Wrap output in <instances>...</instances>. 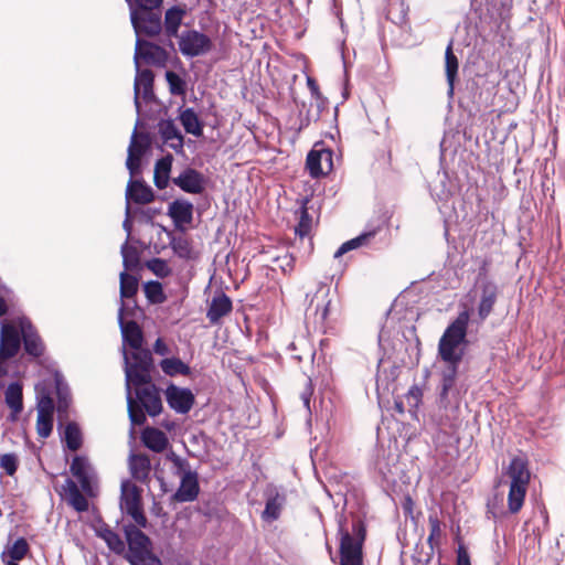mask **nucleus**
<instances>
[{
	"label": "nucleus",
	"mask_w": 565,
	"mask_h": 565,
	"mask_svg": "<svg viewBox=\"0 0 565 565\" xmlns=\"http://www.w3.org/2000/svg\"><path fill=\"white\" fill-rule=\"evenodd\" d=\"M174 185L189 194H202L207 179L199 170L186 167L178 177L172 179Z\"/></svg>",
	"instance_id": "ddd939ff"
},
{
	"label": "nucleus",
	"mask_w": 565,
	"mask_h": 565,
	"mask_svg": "<svg viewBox=\"0 0 565 565\" xmlns=\"http://www.w3.org/2000/svg\"><path fill=\"white\" fill-rule=\"evenodd\" d=\"M127 392L128 416L132 425L141 426L146 422L145 409L140 407L132 398L131 388Z\"/></svg>",
	"instance_id": "8fccbe9b"
},
{
	"label": "nucleus",
	"mask_w": 565,
	"mask_h": 565,
	"mask_svg": "<svg viewBox=\"0 0 565 565\" xmlns=\"http://www.w3.org/2000/svg\"><path fill=\"white\" fill-rule=\"evenodd\" d=\"M140 61L152 65H163L167 61V52L163 47L141 38H136L134 63L140 68Z\"/></svg>",
	"instance_id": "1a4fd4ad"
},
{
	"label": "nucleus",
	"mask_w": 565,
	"mask_h": 565,
	"mask_svg": "<svg viewBox=\"0 0 565 565\" xmlns=\"http://www.w3.org/2000/svg\"><path fill=\"white\" fill-rule=\"evenodd\" d=\"M459 61L452 51V41L446 47L445 52V73L448 84L447 95L449 98L454 96L455 82L458 77Z\"/></svg>",
	"instance_id": "cd10ccee"
},
{
	"label": "nucleus",
	"mask_w": 565,
	"mask_h": 565,
	"mask_svg": "<svg viewBox=\"0 0 565 565\" xmlns=\"http://www.w3.org/2000/svg\"><path fill=\"white\" fill-rule=\"evenodd\" d=\"M129 516L132 518V520L136 522V524L139 527H147L148 521L142 510V504L138 505L136 508H131L129 510L124 511Z\"/></svg>",
	"instance_id": "0e129e2a"
},
{
	"label": "nucleus",
	"mask_w": 565,
	"mask_h": 565,
	"mask_svg": "<svg viewBox=\"0 0 565 565\" xmlns=\"http://www.w3.org/2000/svg\"><path fill=\"white\" fill-rule=\"evenodd\" d=\"M120 280V298L121 299H130L138 291V279L134 275L128 274L126 270L121 271L119 275ZM124 300H120V302Z\"/></svg>",
	"instance_id": "c03bdc74"
},
{
	"label": "nucleus",
	"mask_w": 565,
	"mask_h": 565,
	"mask_svg": "<svg viewBox=\"0 0 565 565\" xmlns=\"http://www.w3.org/2000/svg\"><path fill=\"white\" fill-rule=\"evenodd\" d=\"M136 398L139 406L150 416L154 417L162 411V402L157 386L150 382L141 386H135Z\"/></svg>",
	"instance_id": "dca6fc26"
},
{
	"label": "nucleus",
	"mask_w": 565,
	"mask_h": 565,
	"mask_svg": "<svg viewBox=\"0 0 565 565\" xmlns=\"http://www.w3.org/2000/svg\"><path fill=\"white\" fill-rule=\"evenodd\" d=\"M184 14L185 10L179 6H173L166 11L164 31L169 38L178 36V31Z\"/></svg>",
	"instance_id": "c9c22d12"
},
{
	"label": "nucleus",
	"mask_w": 565,
	"mask_h": 565,
	"mask_svg": "<svg viewBox=\"0 0 565 565\" xmlns=\"http://www.w3.org/2000/svg\"><path fill=\"white\" fill-rule=\"evenodd\" d=\"M53 377L57 397V413L60 416L67 415V411L72 402L71 390L60 371H55Z\"/></svg>",
	"instance_id": "393cba45"
},
{
	"label": "nucleus",
	"mask_w": 565,
	"mask_h": 565,
	"mask_svg": "<svg viewBox=\"0 0 565 565\" xmlns=\"http://www.w3.org/2000/svg\"><path fill=\"white\" fill-rule=\"evenodd\" d=\"M527 486L510 483L508 507L510 513H518L524 503Z\"/></svg>",
	"instance_id": "a19ab883"
},
{
	"label": "nucleus",
	"mask_w": 565,
	"mask_h": 565,
	"mask_svg": "<svg viewBox=\"0 0 565 565\" xmlns=\"http://www.w3.org/2000/svg\"><path fill=\"white\" fill-rule=\"evenodd\" d=\"M507 515L503 507V494L495 493L492 499L487 502V516L498 521Z\"/></svg>",
	"instance_id": "603ef678"
},
{
	"label": "nucleus",
	"mask_w": 565,
	"mask_h": 565,
	"mask_svg": "<svg viewBox=\"0 0 565 565\" xmlns=\"http://www.w3.org/2000/svg\"><path fill=\"white\" fill-rule=\"evenodd\" d=\"M153 200L154 192L143 180L130 178L126 189V203L148 204Z\"/></svg>",
	"instance_id": "aec40b11"
},
{
	"label": "nucleus",
	"mask_w": 565,
	"mask_h": 565,
	"mask_svg": "<svg viewBox=\"0 0 565 565\" xmlns=\"http://www.w3.org/2000/svg\"><path fill=\"white\" fill-rule=\"evenodd\" d=\"M163 0H130L128 3L129 11L132 10H149V9H160Z\"/></svg>",
	"instance_id": "680f3d73"
},
{
	"label": "nucleus",
	"mask_w": 565,
	"mask_h": 565,
	"mask_svg": "<svg viewBox=\"0 0 565 565\" xmlns=\"http://www.w3.org/2000/svg\"><path fill=\"white\" fill-rule=\"evenodd\" d=\"M141 439L143 445L154 452H162L168 446L166 434L158 428H146L142 431Z\"/></svg>",
	"instance_id": "473e14b6"
},
{
	"label": "nucleus",
	"mask_w": 565,
	"mask_h": 565,
	"mask_svg": "<svg viewBox=\"0 0 565 565\" xmlns=\"http://www.w3.org/2000/svg\"><path fill=\"white\" fill-rule=\"evenodd\" d=\"M29 551L30 546L28 541L24 537H19L11 546H8L1 553V559L6 561V558H12V561H21Z\"/></svg>",
	"instance_id": "79ce46f5"
},
{
	"label": "nucleus",
	"mask_w": 565,
	"mask_h": 565,
	"mask_svg": "<svg viewBox=\"0 0 565 565\" xmlns=\"http://www.w3.org/2000/svg\"><path fill=\"white\" fill-rule=\"evenodd\" d=\"M376 233H377V230H371V231L360 234L359 236H356L352 239L344 242L334 253V258H339L350 250H353L358 247L367 245L370 243V241L376 235Z\"/></svg>",
	"instance_id": "58836bf2"
},
{
	"label": "nucleus",
	"mask_w": 565,
	"mask_h": 565,
	"mask_svg": "<svg viewBox=\"0 0 565 565\" xmlns=\"http://www.w3.org/2000/svg\"><path fill=\"white\" fill-rule=\"evenodd\" d=\"M160 367L162 372L169 376L191 374V369L188 364L181 361L179 358H167L161 360Z\"/></svg>",
	"instance_id": "ea45409f"
},
{
	"label": "nucleus",
	"mask_w": 565,
	"mask_h": 565,
	"mask_svg": "<svg viewBox=\"0 0 565 565\" xmlns=\"http://www.w3.org/2000/svg\"><path fill=\"white\" fill-rule=\"evenodd\" d=\"M130 21L137 38H154L162 31L160 9L132 10Z\"/></svg>",
	"instance_id": "423d86ee"
},
{
	"label": "nucleus",
	"mask_w": 565,
	"mask_h": 565,
	"mask_svg": "<svg viewBox=\"0 0 565 565\" xmlns=\"http://www.w3.org/2000/svg\"><path fill=\"white\" fill-rule=\"evenodd\" d=\"M159 134L164 142L177 153L183 152L184 139L172 119H162L158 124Z\"/></svg>",
	"instance_id": "4be33fe9"
},
{
	"label": "nucleus",
	"mask_w": 565,
	"mask_h": 565,
	"mask_svg": "<svg viewBox=\"0 0 565 565\" xmlns=\"http://www.w3.org/2000/svg\"><path fill=\"white\" fill-rule=\"evenodd\" d=\"M21 344L19 323L3 322L0 331V380L9 375L8 361L19 353Z\"/></svg>",
	"instance_id": "39448f33"
},
{
	"label": "nucleus",
	"mask_w": 565,
	"mask_h": 565,
	"mask_svg": "<svg viewBox=\"0 0 565 565\" xmlns=\"http://www.w3.org/2000/svg\"><path fill=\"white\" fill-rule=\"evenodd\" d=\"M122 228L127 233V238L125 242H129L130 237H131V232H132L131 210H130L129 203H126L125 220L122 222Z\"/></svg>",
	"instance_id": "69168bd1"
},
{
	"label": "nucleus",
	"mask_w": 565,
	"mask_h": 565,
	"mask_svg": "<svg viewBox=\"0 0 565 565\" xmlns=\"http://www.w3.org/2000/svg\"><path fill=\"white\" fill-rule=\"evenodd\" d=\"M170 246L173 253L182 259L193 258V248L190 241L184 236H172Z\"/></svg>",
	"instance_id": "a18cd8bd"
},
{
	"label": "nucleus",
	"mask_w": 565,
	"mask_h": 565,
	"mask_svg": "<svg viewBox=\"0 0 565 565\" xmlns=\"http://www.w3.org/2000/svg\"><path fill=\"white\" fill-rule=\"evenodd\" d=\"M422 398H423L422 388L416 384L412 385L409 387V390L407 391V393L405 394V399H406V403L408 406V411L415 412L418 408V406L420 405Z\"/></svg>",
	"instance_id": "4d7b16f0"
},
{
	"label": "nucleus",
	"mask_w": 565,
	"mask_h": 565,
	"mask_svg": "<svg viewBox=\"0 0 565 565\" xmlns=\"http://www.w3.org/2000/svg\"><path fill=\"white\" fill-rule=\"evenodd\" d=\"M153 72L149 68H136V77L134 83V104L136 111L140 115L141 103H140V90L142 89V99L146 103H150L154 99L153 93Z\"/></svg>",
	"instance_id": "f8f14e48"
},
{
	"label": "nucleus",
	"mask_w": 565,
	"mask_h": 565,
	"mask_svg": "<svg viewBox=\"0 0 565 565\" xmlns=\"http://www.w3.org/2000/svg\"><path fill=\"white\" fill-rule=\"evenodd\" d=\"M122 256V265L125 270H132L139 266L140 256L139 252L135 246L129 245V242H125L120 247Z\"/></svg>",
	"instance_id": "49530a36"
},
{
	"label": "nucleus",
	"mask_w": 565,
	"mask_h": 565,
	"mask_svg": "<svg viewBox=\"0 0 565 565\" xmlns=\"http://www.w3.org/2000/svg\"><path fill=\"white\" fill-rule=\"evenodd\" d=\"M63 490L67 494L68 504L77 512H85L88 510V500L81 492L76 482L67 478L63 484Z\"/></svg>",
	"instance_id": "c85d7f7f"
},
{
	"label": "nucleus",
	"mask_w": 565,
	"mask_h": 565,
	"mask_svg": "<svg viewBox=\"0 0 565 565\" xmlns=\"http://www.w3.org/2000/svg\"><path fill=\"white\" fill-rule=\"evenodd\" d=\"M36 399L38 414L53 416L55 406L50 391L45 388L38 391Z\"/></svg>",
	"instance_id": "864d4df0"
},
{
	"label": "nucleus",
	"mask_w": 565,
	"mask_h": 565,
	"mask_svg": "<svg viewBox=\"0 0 565 565\" xmlns=\"http://www.w3.org/2000/svg\"><path fill=\"white\" fill-rule=\"evenodd\" d=\"M179 50L189 58L205 55L212 50V41L198 30L183 31L179 36Z\"/></svg>",
	"instance_id": "0eeeda50"
},
{
	"label": "nucleus",
	"mask_w": 565,
	"mask_h": 565,
	"mask_svg": "<svg viewBox=\"0 0 565 565\" xmlns=\"http://www.w3.org/2000/svg\"><path fill=\"white\" fill-rule=\"evenodd\" d=\"M232 301L225 294L213 297L209 309L206 311V318L212 324L217 323L221 318L228 315L232 311Z\"/></svg>",
	"instance_id": "a878e982"
},
{
	"label": "nucleus",
	"mask_w": 565,
	"mask_h": 565,
	"mask_svg": "<svg viewBox=\"0 0 565 565\" xmlns=\"http://www.w3.org/2000/svg\"><path fill=\"white\" fill-rule=\"evenodd\" d=\"M429 535L427 539L431 548L439 545L443 536L441 522L436 513H430L428 516Z\"/></svg>",
	"instance_id": "5fc2aeb1"
},
{
	"label": "nucleus",
	"mask_w": 565,
	"mask_h": 565,
	"mask_svg": "<svg viewBox=\"0 0 565 565\" xmlns=\"http://www.w3.org/2000/svg\"><path fill=\"white\" fill-rule=\"evenodd\" d=\"M172 161V154L168 153L156 162L153 181L159 190L168 186Z\"/></svg>",
	"instance_id": "f704fd0d"
},
{
	"label": "nucleus",
	"mask_w": 565,
	"mask_h": 565,
	"mask_svg": "<svg viewBox=\"0 0 565 565\" xmlns=\"http://www.w3.org/2000/svg\"><path fill=\"white\" fill-rule=\"evenodd\" d=\"M64 440H65L66 447L71 451H76L82 447V444H83L82 431L75 422H70L65 426Z\"/></svg>",
	"instance_id": "37998d69"
},
{
	"label": "nucleus",
	"mask_w": 565,
	"mask_h": 565,
	"mask_svg": "<svg viewBox=\"0 0 565 565\" xmlns=\"http://www.w3.org/2000/svg\"><path fill=\"white\" fill-rule=\"evenodd\" d=\"M132 151H134V146L128 147V156H127V160H126V167H127L131 178L139 172L140 164H141V158H142V157L135 154Z\"/></svg>",
	"instance_id": "e2e57ef3"
},
{
	"label": "nucleus",
	"mask_w": 565,
	"mask_h": 565,
	"mask_svg": "<svg viewBox=\"0 0 565 565\" xmlns=\"http://www.w3.org/2000/svg\"><path fill=\"white\" fill-rule=\"evenodd\" d=\"M469 319V311L463 310L444 331L438 342V355L444 362L461 363L463 350L460 345L466 343Z\"/></svg>",
	"instance_id": "f03ea898"
},
{
	"label": "nucleus",
	"mask_w": 565,
	"mask_h": 565,
	"mask_svg": "<svg viewBox=\"0 0 565 565\" xmlns=\"http://www.w3.org/2000/svg\"><path fill=\"white\" fill-rule=\"evenodd\" d=\"M145 295L148 301L152 305H160L167 300V296L164 295L163 287L161 282L157 280H151L145 284L143 286Z\"/></svg>",
	"instance_id": "de8ad7c7"
},
{
	"label": "nucleus",
	"mask_w": 565,
	"mask_h": 565,
	"mask_svg": "<svg viewBox=\"0 0 565 565\" xmlns=\"http://www.w3.org/2000/svg\"><path fill=\"white\" fill-rule=\"evenodd\" d=\"M457 565H471L469 555L462 546L458 550Z\"/></svg>",
	"instance_id": "774afa93"
},
{
	"label": "nucleus",
	"mask_w": 565,
	"mask_h": 565,
	"mask_svg": "<svg viewBox=\"0 0 565 565\" xmlns=\"http://www.w3.org/2000/svg\"><path fill=\"white\" fill-rule=\"evenodd\" d=\"M0 467L6 471L8 476H13L19 467L18 456L13 452L1 455Z\"/></svg>",
	"instance_id": "052dcab7"
},
{
	"label": "nucleus",
	"mask_w": 565,
	"mask_h": 565,
	"mask_svg": "<svg viewBox=\"0 0 565 565\" xmlns=\"http://www.w3.org/2000/svg\"><path fill=\"white\" fill-rule=\"evenodd\" d=\"M124 532L129 550L126 556L127 561L152 555L151 541L139 527L134 524H128L124 526Z\"/></svg>",
	"instance_id": "6e6552de"
},
{
	"label": "nucleus",
	"mask_w": 565,
	"mask_h": 565,
	"mask_svg": "<svg viewBox=\"0 0 565 565\" xmlns=\"http://www.w3.org/2000/svg\"><path fill=\"white\" fill-rule=\"evenodd\" d=\"M266 505L262 513L263 520L271 522L280 516L281 509L286 503V495L275 486H268L265 490Z\"/></svg>",
	"instance_id": "6ab92c4d"
},
{
	"label": "nucleus",
	"mask_w": 565,
	"mask_h": 565,
	"mask_svg": "<svg viewBox=\"0 0 565 565\" xmlns=\"http://www.w3.org/2000/svg\"><path fill=\"white\" fill-rule=\"evenodd\" d=\"M147 267L157 277H160V278H166L171 274V269L169 268L167 262L162 258H152V259L148 260Z\"/></svg>",
	"instance_id": "13d9d810"
},
{
	"label": "nucleus",
	"mask_w": 565,
	"mask_h": 565,
	"mask_svg": "<svg viewBox=\"0 0 565 565\" xmlns=\"http://www.w3.org/2000/svg\"><path fill=\"white\" fill-rule=\"evenodd\" d=\"M179 120L186 134H191L198 138L203 135V122L193 108L181 109Z\"/></svg>",
	"instance_id": "72a5a7b5"
},
{
	"label": "nucleus",
	"mask_w": 565,
	"mask_h": 565,
	"mask_svg": "<svg viewBox=\"0 0 565 565\" xmlns=\"http://www.w3.org/2000/svg\"><path fill=\"white\" fill-rule=\"evenodd\" d=\"M320 110H316L313 103L310 104L301 103L299 108V130L307 128L311 122H316L320 119Z\"/></svg>",
	"instance_id": "09e8293b"
},
{
	"label": "nucleus",
	"mask_w": 565,
	"mask_h": 565,
	"mask_svg": "<svg viewBox=\"0 0 565 565\" xmlns=\"http://www.w3.org/2000/svg\"><path fill=\"white\" fill-rule=\"evenodd\" d=\"M166 399L170 408L178 414H188L195 402L194 394L190 388L179 387L170 384L166 390Z\"/></svg>",
	"instance_id": "2eb2a0df"
},
{
	"label": "nucleus",
	"mask_w": 565,
	"mask_h": 565,
	"mask_svg": "<svg viewBox=\"0 0 565 565\" xmlns=\"http://www.w3.org/2000/svg\"><path fill=\"white\" fill-rule=\"evenodd\" d=\"M168 215L177 228H183V225L193 220V204L188 200L177 199L169 204Z\"/></svg>",
	"instance_id": "412c9836"
},
{
	"label": "nucleus",
	"mask_w": 565,
	"mask_h": 565,
	"mask_svg": "<svg viewBox=\"0 0 565 565\" xmlns=\"http://www.w3.org/2000/svg\"><path fill=\"white\" fill-rule=\"evenodd\" d=\"M19 327L25 353L32 358L42 356L45 344L31 320L26 317L19 318Z\"/></svg>",
	"instance_id": "9b49d317"
},
{
	"label": "nucleus",
	"mask_w": 565,
	"mask_h": 565,
	"mask_svg": "<svg viewBox=\"0 0 565 565\" xmlns=\"http://www.w3.org/2000/svg\"><path fill=\"white\" fill-rule=\"evenodd\" d=\"M339 536V565H363L364 522L353 514L337 518Z\"/></svg>",
	"instance_id": "f257e3e1"
},
{
	"label": "nucleus",
	"mask_w": 565,
	"mask_h": 565,
	"mask_svg": "<svg viewBox=\"0 0 565 565\" xmlns=\"http://www.w3.org/2000/svg\"><path fill=\"white\" fill-rule=\"evenodd\" d=\"M447 365L441 371V388L439 393V403L443 406H446L448 403V393L454 387L457 374H458V367L460 363L455 362H445Z\"/></svg>",
	"instance_id": "c756f323"
},
{
	"label": "nucleus",
	"mask_w": 565,
	"mask_h": 565,
	"mask_svg": "<svg viewBox=\"0 0 565 565\" xmlns=\"http://www.w3.org/2000/svg\"><path fill=\"white\" fill-rule=\"evenodd\" d=\"M166 79L169 84V89L172 95H184L186 90L185 81L173 71L166 72Z\"/></svg>",
	"instance_id": "6e6d98bb"
},
{
	"label": "nucleus",
	"mask_w": 565,
	"mask_h": 565,
	"mask_svg": "<svg viewBox=\"0 0 565 565\" xmlns=\"http://www.w3.org/2000/svg\"><path fill=\"white\" fill-rule=\"evenodd\" d=\"M96 534L103 539L108 548L116 554H122L125 551V543L121 537L114 532L107 524L103 523L97 530Z\"/></svg>",
	"instance_id": "e433bc0d"
},
{
	"label": "nucleus",
	"mask_w": 565,
	"mask_h": 565,
	"mask_svg": "<svg viewBox=\"0 0 565 565\" xmlns=\"http://www.w3.org/2000/svg\"><path fill=\"white\" fill-rule=\"evenodd\" d=\"M480 296L478 303L479 322H483L493 311L499 296L498 285L489 279H483L479 286Z\"/></svg>",
	"instance_id": "f3484780"
},
{
	"label": "nucleus",
	"mask_w": 565,
	"mask_h": 565,
	"mask_svg": "<svg viewBox=\"0 0 565 565\" xmlns=\"http://www.w3.org/2000/svg\"><path fill=\"white\" fill-rule=\"evenodd\" d=\"M171 460L177 468V475L181 476L179 489L172 494L171 500L175 502H192L200 492L198 472L190 469L185 459L172 454Z\"/></svg>",
	"instance_id": "20e7f679"
},
{
	"label": "nucleus",
	"mask_w": 565,
	"mask_h": 565,
	"mask_svg": "<svg viewBox=\"0 0 565 565\" xmlns=\"http://www.w3.org/2000/svg\"><path fill=\"white\" fill-rule=\"evenodd\" d=\"M140 124V119L138 118L131 134L129 147L134 146V153L142 157L151 147V137L148 132H139L138 126Z\"/></svg>",
	"instance_id": "4c0bfd02"
},
{
	"label": "nucleus",
	"mask_w": 565,
	"mask_h": 565,
	"mask_svg": "<svg viewBox=\"0 0 565 565\" xmlns=\"http://www.w3.org/2000/svg\"><path fill=\"white\" fill-rule=\"evenodd\" d=\"M125 302L121 301V305L118 310V324L122 338V348L126 349V345H128L131 349H140L145 340L143 332L140 326L135 320L125 321Z\"/></svg>",
	"instance_id": "4468645a"
},
{
	"label": "nucleus",
	"mask_w": 565,
	"mask_h": 565,
	"mask_svg": "<svg viewBox=\"0 0 565 565\" xmlns=\"http://www.w3.org/2000/svg\"><path fill=\"white\" fill-rule=\"evenodd\" d=\"M322 161L329 162V169L332 166V152L327 149L322 150H311L306 160V167L309 171V174L312 178H319L324 175L327 172L323 170Z\"/></svg>",
	"instance_id": "b1692460"
},
{
	"label": "nucleus",
	"mask_w": 565,
	"mask_h": 565,
	"mask_svg": "<svg viewBox=\"0 0 565 565\" xmlns=\"http://www.w3.org/2000/svg\"><path fill=\"white\" fill-rule=\"evenodd\" d=\"M141 491L140 489L131 483L130 481H124L121 483V495H120V509L121 511L129 510L141 505Z\"/></svg>",
	"instance_id": "2f4dec72"
},
{
	"label": "nucleus",
	"mask_w": 565,
	"mask_h": 565,
	"mask_svg": "<svg viewBox=\"0 0 565 565\" xmlns=\"http://www.w3.org/2000/svg\"><path fill=\"white\" fill-rule=\"evenodd\" d=\"M129 354L125 348L121 349L124 358V371L126 380V391L131 386H141L152 381L151 372L153 369V358L149 349H132Z\"/></svg>",
	"instance_id": "7ed1b4c3"
},
{
	"label": "nucleus",
	"mask_w": 565,
	"mask_h": 565,
	"mask_svg": "<svg viewBox=\"0 0 565 565\" xmlns=\"http://www.w3.org/2000/svg\"><path fill=\"white\" fill-rule=\"evenodd\" d=\"M308 199L303 201L299 210V222L295 228L296 235L300 237L308 236L310 234L312 227V216L309 214L308 209L306 206Z\"/></svg>",
	"instance_id": "3c124183"
},
{
	"label": "nucleus",
	"mask_w": 565,
	"mask_h": 565,
	"mask_svg": "<svg viewBox=\"0 0 565 565\" xmlns=\"http://www.w3.org/2000/svg\"><path fill=\"white\" fill-rule=\"evenodd\" d=\"M505 475L510 477V483L527 486L530 481V471L526 461L521 457H514L510 461Z\"/></svg>",
	"instance_id": "7c9ffc66"
},
{
	"label": "nucleus",
	"mask_w": 565,
	"mask_h": 565,
	"mask_svg": "<svg viewBox=\"0 0 565 565\" xmlns=\"http://www.w3.org/2000/svg\"><path fill=\"white\" fill-rule=\"evenodd\" d=\"M330 288L327 285H320L317 292L310 298L308 310L313 309L316 321L323 326L331 311V299H329Z\"/></svg>",
	"instance_id": "a211bd4d"
},
{
	"label": "nucleus",
	"mask_w": 565,
	"mask_h": 565,
	"mask_svg": "<svg viewBox=\"0 0 565 565\" xmlns=\"http://www.w3.org/2000/svg\"><path fill=\"white\" fill-rule=\"evenodd\" d=\"M4 402L11 409L9 419L15 422L23 409V388L19 382L10 383L4 392Z\"/></svg>",
	"instance_id": "5701e85b"
},
{
	"label": "nucleus",
	"mask_w": 565,
	"mask_h": 565,
	"mask_svg": "<svg viewBox=\"0 0 565 565\" xmlns=\"http://www.w3.org/2000/svg\"><path fill=\"white\" fill-rule=\"evenodd\" d=\"M70 471L79 482L82 491L93 497L95 494L94 483L96 481V471L88 458L85 456H75L72 460Z\"/></svg>",
	"instance_id": "9d476101"
},
{
	"label": "nucleus",
	"mask_w": 565,
	"mask_h": 565,
	"mask_svg": "<svg viewBox=\"0 0 565 565\" xmlns=\"http://www.w3.org/2000/svg\"><path fill=\"white\" fill-rule=\"evenodd\" d=\"M130 565H162L159 557L154 554L149 555L148 557H139L138 559H129Z\"/></svg>",
	"instance_id": "338daca9"
},
{
	"label": "nucleus",
	"mask_w": 565,
	"mask_h": 565,
	"mask_svg": "<svg viewBox=\"0 0 565 565\" xmlns=\"http://www.w3.org/2000/svg\"><path fill=\"white\" fill-rule=\"evenodd\" d=\"M53 430V416L39 415L36 419V433L41 438H47Z\"/></svg>",
	"instance_id": "bf43d9fd"
},
{
	"label": "nucleus",
	"mask_w": 565,
	"mask_h": 565,
	"mask_svg": "<svg viewBox=\"0 0 565 565\" xmlns=\"http://www.w3.org/2000/svg\"><path fill=\"white\" fill-rule=\"evenodd\" d=\"M129 469L135 480L142 483L146 482L151 470L149 457L143 454H131L129 457Z\"/></svg>",
	"instance_id": "bb28decb"
}]
</instances>
